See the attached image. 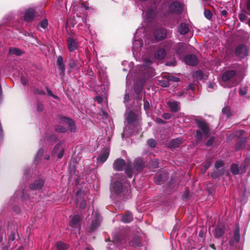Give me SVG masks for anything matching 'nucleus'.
<instances>
[{
  "mask_svg": "<svg viewBox=\"0 0 250 250\" xmlns=\"http://www.w3.org/2000/svg\"><path fill=\"white\" fill-rule=\"evenodd\" d=\"M126 186L123 185L122 183L117 180L112 185L110 190L111 192L119 194L125 192L126 189Z\"/></svg>",
  "mask_w": 250,
  "mask_h": 250,
  "instance_id": "nucleus-1",
  "label": "nucleus"
},
{
  "mask_svg": "<svg viewBox=\"0 0 250 250\" xmlns=\"http://www.w3.org/2000/svg\"><path fill=\"white\" fill-rule=\"evenodd\" d=\"M61 123L62 124H66L71 132H74L76 130L75 126V124L74 121L69 118L65 117H62L60 118Z\"/></svg>",
  "mask_w": 250,
  "mask_h": 250,
  "instance_id": "nucleus-2",
  "label": "nucleus"
},
{
  "mask_svg": "<svg viewBox=\"0 0 250 250\" xmlns=\"http://www.w3.org/2000/svg\"><path fill=\"white\" fill-rule=\"evenodd\" d=\"M61 123L62 124H66L71 132H74L76 130L75 126V124L74 121L69 118L65 117H62L60 118Z\"/></svg>",
  "mask_w": 250,
  "mask_h": 250,
  "instance_id": "nucleus-3",
  "label": "nucleus"
},
{
  "mask_svg": "<svg viewBox=\"0 0 250 250\" xmlns=\"http://www.w3.org/2000/svg\"><path fill=\"white\" fill-rule=\"evenodd\" d=\"M185 63L189 65H195L197 64L198 59L195 55H188L184 58Z\"/></svg>",
  "mask_w": 250,
  "mask_h": 250,
  "instance_id": "nucleus-4",
  "label": "nucleus"
},
{
  "mask_svg": "<svg viewBox=\"0 0 250 250\" xmlns=\"http://www.w3.org/2000/svg\"><path fill=\"white\" fill-rule=\"evenodd\" d=\"M247 49L245 45H239L235 50V54L239 57L242 58L247 55Z\"/></svg>",
  "mask_w": 250,
  "mask_h": 250,
  "instance_id": "nucleus-5",
  "label": "nucleus"
},
{
  "mask_svg": "<svg viewBox=\"0 0 250 250\" xmlns=\"http://www.w3.org/2000/svg\"><path fill=\"white\" fill-rule=\"evenodd\" d=\"M67 42L69 51L72 52L78 48V42L75 40L73 38L71 37L68 38Z\"/></svg>",
  "mask_w": 250,
  "mask_h": 250,
  "instance_id": "nucleus-6",
  "label": "nucleus"
},
{
  "mask_svg": "<svg viewBox=\"0 0 250 250\" xmlns=\"http://www.w3.org/2000/svg\"><path fill=\"white\" fill-rule=\"evenodd\" d=\"M169 10L174 13H180L182 11L181 4L178 2H174L169 7Z\"/></svg>",
  "mask_w": 250,
  "mask_h": 250,
  "instance_id": "nucleus-7",
  "label": "nucleus"
},
{
  "mask_svg": "<svg viewBox=\"0 0 250 250\" xmlns=\"http://www.w3.org/2000/svg\"><path fill=\"white\" fill-rule=\"evenodd\" d=\"M125 165V162L123 159H117L113 163V168L117 171H121Z\"/></svg>",
  "mask_w": 250,
  "mask_h": 250,
  "instance_id": "nucleus-8",
  "label": "nucleus"
},
{
  "mask_svg": "<svg viewBox=\"0 0 250 250\" xmlns=\"http://www.w3.org/2000/svg\"><path fill=\"white\" fill-rule=\"evenodd\" d=\"M35 16V10L32 8H29L25 13L24 16V20L28 22L31 21L33 20Z\"/></svg>",
  "mask_w": 250,
  "mask_h": 250,
  "instance_id": "nucleus-9",
  "label": "nucleus"
},
{
  "mask_svg": "<svg viewBox=\"0 0 250 250\" xmlns=\"http://www.w3.org/2000/svg\"><path fill=\"white\" fill-rule=\"evenodd\" d=\"M195 122L197 124V126L202 130L204 134H207L208 133V126L205 122L202 120H195Z\"/></svg>",
  "mask_w": 250,
  "mask_h": 250,
  "instance_id": "nucleus-10",
  "label": "nucleus"
},
{
  "mask_svg": "<svg viewBox=\"0 0 250 250\" xmlns=\"http://www.w3.org/2000/svg\"><path fill=\"white\" fill-rule=\"evenodd\" d=\"M109 154V150L108 148L105 149L103 153L99 156L97 160L98 163L103 164L104 163L108 158Z\"/></svg>",
  "mask_w": 250,
  "mask_h": 250,
  "instance_id": "nucleus-11",
  "label": "nucleus"
},
{
  "mask_svg": "<svg viewBox=\"0 0 250 250\" xmlns=\"http://www.w3.org/2000/svg\"><path fill=\"white\" fill-rule=\"evenodd\" d=\"M154 36L156 40H162L166 37V31L165 29L160 28L156 30L154 33Z\"/></svg>",
  "mask_w": 250,
  "mask_h": 250,
  "instance_id": "nucleus-12",
  "label": "nucleus"
},
{
  "mask_svg": "<svg viewBox=\"0 0 250 250\" xmlns=\"http://www.w3.org/2000/svg\"><path fill=\"white\" fill-rule=\"evenodd\" d=\"M235 74L236 72L233 70L226 71L222 75V80L224 82L229 81L231 78L233 77Z\"/></svg>",
  "mask_w": 250,
  "mask_h": 250,
  "instance_id": "nucleus-13",
  "label": "nucleus"
},
{
  "mask_svg": "<svg viewBox=\"0 0 250 250\" xmlns=\"http://www.w3.org/2000/svg\"><path fill=\"white\" fill-rule=\"evenodd\" d=\"M167 104L171 111L176 112L180 109V103L176 101L168 102Z\"/></svg>",
  "mask_w": 250,
  "mask_h": 250,
  "instance_id": "nucleus-14",
  "label": "nucleus"
},
{
  "mask_svg": "<svg viewBox=\"0 0 250 250\" xmlns=\"http://www.w3.org/2000/svg\"><path fill=\"white\" fill-rule=\"evenodd\" d=\"M43 180L40 179L31 184L30 186V188L34 190L40 189L43 187Z\"/></svg>",
  "mask_w": 250,
  "mask_h": 250,
  "instance_id": "nucleus-15",
  "label": "nucleus"
},
{
  "mask_svg": "<svg viewBox=\"0 0 250 250\" xmlns=\"http://www.w3.org/2000/svg\"><path fill=\"white\" fill-rule=\"evenodd\" d=\"M57 63L59 69L60 71V73L63 75L65 72V67L62 57L61 56L58 57Z\"/></svg>",
  "mask_w": 250,
  "mask_h": 250,
  "instance_id": "nucleus-16",
  "label": "nucleus"
},
{
  "mask_svg": "<svg viewBox=\"0 0 250 250\" xmlns=\"http://www.w3.org/2000/svg\"><path fill=\"white\" fill-rule=\"evenodd\" d=\"M166 55L165 50L162 48H160L155 52V58L157 60H161L165 57Z\"/></svg>",
  "mask_w": 250,
  "mask_h": 250,
  "instance_id": "nucleus-17",
  "label": "nucleus"
},
{
  "mask_svg": "<svg viewBox=\"0 0 250 250\" xmlns=\"http://www.w3.org/2000/svg\"><path fill=\"white\" fill-rule=\"evenodd\" d=\"M80 220V217L79 215H74L70 221V226L73 228L79 227Z\"/></svg>",
  "mask_w": 250,
  "mask_h": 250,
  "instance_id": "nucleus-18",
  "label": "nucleus"
},
{
  "mask_svg": "<svg viewBox=\"0 0 250 250\" xmlns=\"http://www.w3.org/2000/svg\"><path fill=\"white\" fill-rule=\"evenodd\" d=\"M225 227L223 225H219L215 229L214 235L217 237H221L223 235Z\"/></svg>",
  "mask_w": 250,
  "mask_h": 250,
  "instance_id": "nucleus-19",
  "label": "nucleus"
},
{
  "mask_svg": "<svg viewBox=\"0 0 250 250\" xmlns=\"http://www.w3.org/2000/svg\"><path fill=\"white\" fill-rule=\"evenodd\" d=\"M134 168L137 170L142 169L144 167V164L143 160L140 158L135 159L134 162Z\"/></svg>",
  "mask_w": 250,
  "mask_h": 250,
  "instance_id": "nucleus-20",
  "label": "nucleus"
},
{
  "mask_svg": "<svg viewBox=\"0 0 250 250\" xmlns=\"http://www.w3.org/2000/svg\"><path fill=\"white\" fill-rule=\"evenodd\" d=\"M182 140L179 138L172 140L169 144V147L173 148L178 147L182 144Z\"/></svg>",
  "mask_w": 250,
  "mask_h": 250,
  "instance_id": "nucleus-21",
  "label": "nucleus"
},
{
  "mask_svg": "<svg viewBox=\"0 0 250 250\" xmlns=\"http://www.w3.org/2000/svg\"><path fill=\"white\" fill-rule=\"evenodd\" d=\"M189 30L188 27L185 23H182L178 27V31L181 34L185 35L187 34Z\"/></svg>",
  "mask_w": 250,
  "mask_h": 250,
  "instance_id": "nucleus-22",
  "label": "nucleus"
},
{
  "mask_svg": "<svg viewBox=\"0 0 250 250\" xmlns=\"http://www.w3.org/2000/svg\"><path fill=\"white\" fill-rule=\"evenodd\" d=\"M132 219V215L130 212H127L122 216V221L124 223H129Z\"/></svg>",
  "mask_w": 250,
  "mask_h": 250,
  "instance_id": "nucleus-23",
  "label": "nucleus"
},
{
  "mask_svg": "<svg viewBox=\"0 0 250 250\" xmlns=\"http://www.w3.org/2000/svg\"><path fill=\"white\" fill-rule=\"evenodd\" d=\"M56 246L58 250H65L69 247L68 244L62 241L58 242L56 244Z\"/></svg>",
  "mask_w": 250,
  "mask_h": 250,
  "instance_id": "nucleus-24",
  "label": "nucleus"
},
{
  "mask_svg": "<svg viewBox=\"0 0 250 250\" xmlns=\"http://www.w3.org/2000/svg\"><path fill=\"white\" fill-rule=\"evenodd\" d=\"M248 12L244 10L241 11V12L239 13L238 18L241 21L244 22L248 19Z\"/></svg>",
  "mask_w": 250,
  "mask_h": 250,
  "instance_id": "nucleus-25",
  "label": "nucleus"
},
{
  "mask_svg": "<svg viewBox=\"0 0 250 250\" xmlns=\"http://www.w3.org/2000/svg\"><path fill=\"white\" fill-rule=\"evenodd\" d=\"M68 65L71 68H77L81 66L78 61L73 59H71L69 61Z\"/></svg>",
  "mask_w": 250,
  "mask_h": 250,
  "instance_id": "nucleus-26",
  "label": "nucleus"
},
{
  "mask_svg": "<svg viewBox=\"0 0 250 250\" xmlns=\"http://www.w3.org/2000/svg\"><path fill=\"white\" fill-rule=\"evenodd\" d=\"M9 52L10 54H14L17 56H20L22 54V52L21 50L15 47L10 48Z\"/></svg>",
  "mask_w": 250,
  "mask_h": 250,
  "instance_id": "nucleus-27",
  "label": "nucleus"
},
{
  "mask_svg": "<svg viewBox=\"0 0 250 250\" xmlns=\"http://www.w3.org/2000/svg\"><path fill=\"white\" fill-rule=\"evenodd\" d=\"M135 119V115L134 113L132 111H130L128 113L127 116V120L128 124L132 123Z\"/></svg>",
  "mask_w": 250,
  "mask_h": 250,
  "instance_id": "nucleus-28",
  "label": "nucleus"
},
{
  "mask_svg": "<svg viewBox=\"0 0 250 250\" xmlns=\"http://www.w3.org/2000/svg\"><path fill=\"white\" fill-rule=\"evenodd\" d=\"M131 245L133 246H139L141 245V239L139 237H134L131 241Z\"/></svg>",
  "mask_w": 250,
  "mask_h": 250,
  "instance_id": "nucleus-29",
  "label": "nucleus"
},
{
  "mask_svg": "<svg viewBox=\"0 0 250 250\" xmlns=\"http://www.w3.org/2000/svg\"><path fill=\"white\" fill-rule=\"evenodd\" d=\"M222 113L226 115L228 118L231 116L230 108L229 106L224 107L222 110Z\"/></svg>",
  "mask_w": 250,
  "mask_h": 250,
  "instance_id": "nucleus-30",
  "label": "nucleus"
},
{
  "mask_svg": "<svg viewBox=\"0 0 250 250\" xmlns=\"http://www.w3.org/2000/svg\"><path fill=\"white\" fill-rule=\"evenodd\" d=\"M159 84L162 87H166L169 85L168 81L167 80V78L162 79V80H159Z\"/></svg>",
  "mask_w": 250,
  "mask_h": 250,
  "instance_id": "nucleus-31",
  "label": "nucleus"
},
{
  "mask_svg": "<svg viewBox=\"0 0 250 250\" xmlns=\"http://www.w3.org/2000/svg\"><path fill=\"white\" fill-rule=\"evenodd\" d=\"M100 225V220L99 218H96L94 221L92 223L91 226V230L93 231L96 229Z\"/></svg>",
  "mask_w": 250,
  "mask_h": 250,
  "instance_id": "nucleus-32",
  "label": "nucleus"
},
{
  "mask_svg": "<svg viewBox=\"0 0 250 250\" xmlns=\"http://www.w3.org/2000/svg\"><path fill=\"white\" fill-rule=\"evenodd\" d=\"M231 171L233 174H237L239 172L238 166L237 164H233L231 167Z\"/></svg>",
  "mask_w": 250,
  "mask_h": 250,
  "instance_id": "nucleus-33",
  "label": "nucleus"
},
{
  "mask_svg": "<svg viewBox=\"0 0 250 250\" xmlns=\"http://www.w3.org/2000/svg\"><path fill=\"white\" fill-rule=\"evenodd\" d=\"M55 130L59 132L64 133L66 131V128L62 126L59 125L55 127Z\"/></svg>",
  "mask_w": 250,
  "mask_h": 250,
  "instance_id": "nucleus-34",
  "label": "nucleus"
},
{
  "mask_svg": "<svg viewBox=\"0 0 250 250\" xmlns=\"http://www.w3.org/2000/svg\"><path fill=\"white\" fill-rule=\"evenodd\" d=\"M240 240V235L238 230H236L234 231L233 240L235 242H238Z\"/></svg>",
  "mask_w": 250,
  "mask_h": 250,
  "instance_id": "nucleus-35",
  "label": "nucleus"
},
{
  "mask_svg": "<svg viewBox=\"0 0 250 250\" xmlns=\"http://www.w3.org/2000/svg\"><path fill=\"white\" fill-rule=\"evenodd\" d=\"M167 80L168 81V83L170 82H179L180 81V79L178 77H174L173 76H169L166 78Z\"/></svg>",
  "mask_w": 250,
  "mask_h": 250,
  "instance_id": "nucleus-36",
  "label": "nucleus"
},
{
  "mask_svg": "<svg viewBox=\"0 0 250 250\" xmlns=\"http://www.w3.org/2000/svg\"><path fill=\"white\" fill-rule=\"evenodd\" d=\"M162 180L163 177L161 175H157L154 178V182L157 185L161 184V182Z\"/></svg>",
  "mask_w": 250,
  "mask_h": 250,
  "instance_id": "nucleus-37",
  "label": "nucleus"
},
{
  "mask_svg": "<svg viewBox=\"0 0 250 250\" xmlns=\"http://www.w3.org/2000/svg\"><path fill=\"white\" fill-rule=\"evenodd\" d=\"M204 15H205V17L208 20L210 19L212 17V13L208 10H207V9L205 10Z\"/></svg>",
  "mask_w": 250,
  "mask_h": 250,
  "instance_id": "nucleus-38",
  "label": "nucleus"
},
{
  "mask_svg": "<svg viewBox=\"0 0 250 250\" xmlns=\"http://www.w3.org/2000/svg\"><path fill=\"white\" fill-rule=\"evenodd\" d=\"M147 144L148 146L151 147H154L156 146V142L154 139H149L147 142Z\"/></svg>",
  "mask_w": 250,
  "mask_h": 250,
  "instance_id": "nucleus-39",
  "label": "nucleus"
},
{
  "mask_svg": "<svg viewBox=\"0 0 250 250\" xmlns=\"http://www.w3.org/2000/svg\"><path fill=\"white\" fill-rule=\"evenodd\" d=\"M223 162L222 161L219 160L215 163V167L216 169H218L220 167H222L223 166Z\"/></svg>",
  "mask_w": 250,
  "mask_h": 250,
  "instance_id": "nucleus-40",
  "label": "nucleus"
},
{
  "mask_svg": "<svg viewBox=\"0 0 250 250\" xmlns=\"http://www.w3.org/2000/svg\"><path fill=\"white\" fill-rule=\"evenodd\" d=\"M48 25V22L46 20H43L40 23V26L43 29H45Z\"/></svg>",
  "mask_w": 250,
  "mask_h": 250,
  "instance_id": "nucleus-41",
  "label": "nucleus"
},
{
  "mask_svg": "<svg viewBox=\"0 0 250 250\" xmlns=\"http://www.w3.org/2000/svg\"><path fill=\"white\" fill-rule=\"evenodd\" d=\"M193 76L196 77H199L200 79H202L203 77V73L201 71H197L194 73Z\"/></svg>",
  "mask_w": 250,
  "mask_h": 250,
  "instance_id": "nucleus-42",
  "label": "nucleus"
},
{
  "mask_svg": "<svg viewBox=\"0 0 250 250\" xmlns=\"http://www.w3.org/2000/svg\"><path fill=\"white\" fill-rule=\"evenodd\" d=\"M125 172L128 175V177H131L132 174V170L129 167H127L126 168Z\"/></svg>",
  "mask_w": 250,
  "mask_h": 250,
  "instance_id": "nucleus-43",
  "label": "nucleus"
},
{
  "mask_svg": "<svg viewBox=\"0 0 250 250\" xmlns=\"http://www.w3.org/2000/svg\"><path fill=\"white\" fill-rule=\"evenodd\" d=\"M247 89L246 87H244V89L241 88L240 89L239 93L241 95H245L247 94Z\"/></svg>",
  "mask_w": 250,
  "mask_h": 250,
  "instance_id": "nucleus-44",
  "label": "nucleus"
},
{
  "mask_svg": "<svg viewBox=\"0 0 250 250\" xmlns=\"http://www.w3.org/2000/svg\"><path fill=\"white\" fill-rule=\"evenodd\" d=\"M197 140L200 141L202 139V133L200 130H197L196 133Z\"/></svg>",
  "mask_w": 250,
  "mask_h": 250,
  "instance_id": "nucleus-45",
  "label": "nucleus"
},
{
  "mask_svg": "<svg viewBox=\"0 0 250 250\" xmlns=\"http://www.w3.org/2000/svg\"><path fill=\"white\" fill-rule=\"evenodd\" d=\"M154 11L152 9H149L146 14V16L148 19L151 17L152 15H153Z\"/></svg>",
  "mask_w": 250,
  "mask_h": 250,
  "instance_id": "nucleus-46",
  "label": "nucleus"
},
{
  "mask_svg": "<svg viewBox=\"0 0 250 250\" xmlns=\"http://www.w3.org/2000/svg\"><path fill=\"white\" fill-rule=\"evenodd\" d=\"M163 117L165 119H169L171 117V115L169 113H165L163 115Z\"/></svg>",
  "mask_w": 250,
  "mask_h": 250,
  "instance_id": "nucleus-47",
  "label": "nucleus"
},
{
  "mask_svg": "<svg viewBox=\"0 0 250 250\" xmlns=\"http://www.w3.org/2000/svg\"><path fill=\"white\" fill-rule=\"evenodd\" d=\"M151 63V62L150 61H149V60H146L144 62V65L145 67L149 68V66L150 65Z\"/></svg>",
  "mask_w": 250,
  "mask_h": 250,
  "instance_id": "nucleus-48",
  "label": "nucleus"
},
{
  "mask_svg": "<svg viewBox=\"0 0 250 250\" xmlns=\"http://www.w3.org/2000/svg\"><path fill=\"white\" fill-rule=\"evenodd\" d=\"M214 140V139L213 138H210L209 140H208L207 142V146H211L212 143H213Z\"/></svg>",
  "mask_w": 250,
  "mask_h": 250,
  "instance_id": "nucleus-49",
  "label": "nucleus"
},
{
  "mask_svg": "<svg viewBox=\"0 0 250 250\" xmlns=\"http://www.w3.org/2000/svg\"><path fill=\"white\" fill-rule=\"evenodd\" d=\"M144 108L146 110L149 108V104L147 101L144 102Z\"/></svg>",
  "mask_w": 250,
  "mask_h": 250,
  "instance_id": "nucleus-50",
  "label": "nucleus"
},
{
  "mask_svg": "<svg viewBox=\"0 0 250 250\" xmlns=\"http://www.w3.org/2000/svg\"><path fill=\"white\" fill-rule=\"evenodd\" d=\"M216 87V85L214 83H210L208 85V87L212 89H214Z\"/></svg>",
  "mask_w": 250,
  "mask_h": 250,
  "instance_id": "nucleus-51",
  "label": "nucleus"
},
{
  "mask_svg": "<svg viewBox=\"0 0 250 250\" xmlns=\"http://www.w3.org/2000/svg\"><path fill=\"white\" fill-rule=\"evenodd\" d=\"M156 122L158 123V124H164L166 123V122L165 121H164L161 118H157L156 119Z\"/></svg>",
  "mask_w": 250,
  "mask_h": 250,
  "instance_id": "nucleus-52",
  "label": "nucleus"
},
{
  "mask_svg": "<svg viewBox=\"0 0 250 250\" xmlns=\"http://www.w3.org/2000/svg\"><path fill=\"white\" fill-rule=\"evenodd\" d=\"M43 153V150L42 149H40L37 154V157H41Z\"/></svg>",
  "mask_w": 250,
  "mask_h": 250,
  "instance_id": "nucleus-53",
  "label": "nucleus"
},
{
  "mask_svg": "<svg viewBox=\"0 0 250 250\" xmlns=\"http://www.w3.org/2000/svg\"><path fill=\"white\" fill-rule=\"evenodd\" d=\"M210 165V163L209 162H208L205 164L204 167V171L205 172L207 169L209 167Z\"/></svg>",
  "mask_w": 250,
  "mask_h": 250,
  "instance_id": "nucleus-54",
  "label": "nucleus"
},
{
  "mask_svg": "<svg viewBox=\"0 0 250 250\" xmlns=\"http://www.w3.org/2000/svg\"><path fill=\"white\" fill-rule=\"evenodd\" d=\"M129 100V95L127 94H125V97H124V102H128Z\"/></svg>",
  "mask_w": 250,
  "mask_h": 250,
  "instance_id": "nucleus-55",
  "label": "nucleus"
},
{
  "mask_svg": "<svg viewBox=\"0 0 250 250\" xmlns=\"http://www.w3.org/2000/svg\"><path fill=\"white\" fill-rule=\"evenodd\" d=\"M60 146H61V144H58L55 146V147L54 148V150H53V153H55L59 148V147H60Z\"/></svg>",
  "mask_w": 250,
  "mask_h": 250,
  "instance_id": "nucleus-56",
  "label": "nucleus"
},
{
  "mask_svg": "<svg viewBox=\"0 0 250 250\" xmlns=\"http://www.w3.org/2000/svg\"><path fill=\"white\" fill-rule=\"evenodd\" d=\"M63 150L62 149L61 152L58 155V158L59 159L61 158L63 156Z\"/></svg>",
  "mask_w": 250,
  "mask_h": 250,
  "instance_id": "nucleus-57",
  "label": "nucleus"
},
{
  "mask_svg": "<svg viewBox=\"0 0 250 250\" xmlns=\"http://www.w3.org/2000/svg\"><path fill=\"white\" fill-rule=\"evenodd\" d=\"M144 83V81L143 80L141 81V86L139 87L136 90V92H139L140 91H141L142 89V86Z\"/></svg>",
  "mask_w": 250,
  "mask_h": 250,
  "instance_id": "nucleus-58",
  "label": "nucleus"
},
{
  "mask_svg": "<svg viewBox=\"0 0 250 250\" xmlns=\"http://www.w3.org/2000/svg\"><path fill=\"white\" fill-rule=\"evenodd\" d=\"M137 43H138V44L139 45V47H141L143 45L141 41L136 40L135 43L134 45V47H136Z\"/></svg>",
  "mask_w": 250,
  "mask_h": 250,
  "instance_id": "nucleus-59",
  "label": "nucleus"
},
{
  "mask_svg": "<svg viewBox=\"0 0 250 250\" xmlns=\"http://www.w3.org/2000/svg\"><path fill=\"white\" fill-rule=\"evenodd\" d=\"M227 12L226 10H224L221 11V16L226 17L227 16Z\"/></svg>",
  "mask_w": 250,
  "mask_h": 250,
  "instance_id": "nucleus-60",
  "label": "nucleus"
},
{
  "mask_svg": "<svg viewBox=\"0 0 250 250\" xmlns=\"http://www.w3.org/2000/svg\"><path fill=\"white\" fill-rule=\"evenodd\" d=\"M85 206H86V204L84 201L82 202V203L81 204V205H80V207L82 208H84L85 207Z\"/></svg>",
  "mask_w": 250,
  "mask_h": 250,
  "instance_id": "nucleus-61",
  "label": "nucleus"
},
{
  "mask_svg": "<svg viewBox=\"0 0 250 250\" xmlns=\"http://www.w3.org/2000/svg\"><path fill=\"white\" fill-rule=\"evenodd\" d=\"M247 8L248 10L250 11V0L247 1Z\"/></svg>",
  "mask_w": 250,
  "mask_h": 250,
  "instance_id": "nucleus-62",
  "label": "nucleus"
},
{
  "mask_svg": "<svg viewBox=\"0 0 250 250\" xmlns=\"http://www.w3.org/2000/svg\"><path fill=\"white\" fill-rule=\"evenodd\" d=\"M21 83L24 85H25V84H26L27 83V82H26V81L23 78H21Z\"/></svg>",
  "mask_w": 250,
  "mask_h": 250,
  "instance_id": "nucleus-63",
  "label": "nucleus"
},
{
  "mask_svg": "<svg viewBox=\"0 0 250 250\" xmlns=\"http://www.w3.org/2000/svg\"><path fill=\"white\" fill-rule=\"evenodd\" d=\"M9 239L11 240V241H14L15 240V236L13 234H11L10 236H9Z\"/></svg>",
  "mask_w": 250,
  "mask_h": 250,
  "instance_id": "nucleus-64",
  "label": "nucleus"
}]
</instances>
